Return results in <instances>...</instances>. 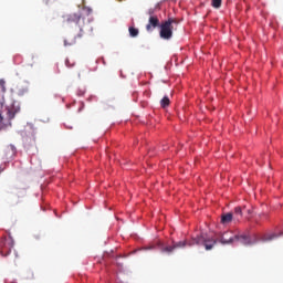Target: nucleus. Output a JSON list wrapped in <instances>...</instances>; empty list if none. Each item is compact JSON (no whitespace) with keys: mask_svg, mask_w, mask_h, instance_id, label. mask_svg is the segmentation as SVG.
Here are the masks:
<instances>
[{"mask_svg":"<svg viewBox=\"0 0 283 283\" xmlns=\"http://www.w3.org/2000/svg\"><path fill=\"white\" fill-rule=\"evenodd\" d=\"M280 235H283V232H281Z\"/></svg>","mask_w":283,"mask_h":283,"instance_id":"f3484780","label":"nucleus"},{"mask_svg":"<svg viewBox=\"0 0 283 283\" xmlns=\"http://www.w3.org/2000/svg\"><path fill=\"white\" fill-rule=\"evenodd\" d=\"M234 244H249V235L247 233L235 234Z\"/></svg>","mask_w":283,"mask_h":283,"instance_id":"423d86ee","label":"nucleus"},{"mask_svg":"<svg viewBox=\"0 0 283 283\" xmlns=\"http://www.w3.org/2000/svg\"><path fill=\"white\" fill-rule=\"evenodd\" d=\"M64 23H67V25L75 23V25L78 28L80 32L76 35H70L64 40L65 48L76 45L78 43L80 39H83V28L85 27V18H83V14L81 12L77 13H70L63 17Z\"/></svg>","mask_w":283,"mask_h":283,"instance_id":"f03ea898","label":"nucleus"},{"mask_svg":"<svg viewBox=\"0 0 283 283\" xmlns=\"http://www.w3.org/2000/svg\"><path fill=\"white\" fill-rule=\"evenodd\" d=\"M240 218H242V208L237 207L234 209V220H240Z\"/></svg>","mask_w":283,"mask_h":283,"instance_id":"f8f14e48","label":"nucleus"},{"mask_svg":"<svg viewBox=\"0 0 283 283\" xmlns=\"http://www.w3.org/2000/svg\"><path fill=\"white\" fill-rule=\"evenodd\" d=\"M128 32H129V36L136 38L139 34L138 29L134 28V27H129L128 28Z\"/></svg>","mask_w":283,"mask_h":283,"instance_id":"9b49d317","label":"nucleus"},{"mask_svg":"<svg viewBox=\"0 0 283 283\" xmlns=\"http://www.w3.org/2000/svg\"><path fill=\"white\" fill-rule=\"evenodd\" d=\"M156 28H160V20L158 19V15H151L146 24V30L147 32H154Z\"/></svg>","mask_w":283,"mask_h":283,"instance_id":"20e7f679","label":"nucleus"},{"mask_svg":"<svg viewBox=\"0 0 283 283\" xmlns=\"http://www.w3.org/2000/svg\"><path fill=\"white\" fill-rule=\"evenodd\" d=\"M275 238H280L277 233H265L262 238L263 242H271V240H275Z\"/></svg>","mask_w":283,"mask_h":283,"instance_id":"1a4fd4ad","label":"nucleus"},{"mask_svg":"<svg viewBox=\"0 0 283 283\" xmlns=\"http://www.w3.org/2000/svg\"><path fill=\"white\" fill-rule=\"evenodd\" d=\"M174 23L178 25V20L169 18L167 21L160 24L159 36L169 41L174 36Z\"/></svg>","mask_w":283,"mask_h":283,"instance_id":"7ed1b4c3","label":"nucleus"},{"mask_svg":"<svg viewBox=\"0 0 283 283\" xmlns=\"http://www.w3.org/2000/svg\"><path fill=\"white\" fill-rule=\"evenodd\" d=\"M233 222V213L228 212L221 214V224H231Z\"/></svg>","mask_w":283,"mask_h":283,"instance_id":"6e6552de","label":"nucleus"},{"mask_svg":"<svg viewBox=\"0 0 283 283\" xmlns=\"http://www.w3.org/2000/svg\"><path fill=\"white\" fill-rule=\"evenodd\" d=\"M3 125V115L0 114V126Z\"/></svg>","mask_w":283,"mask_h":283,"instance_id":"dca6fc26","label":"nucleus"},{"mask_svg":"<svg viewBox=\"0 0 283 283\" xmlns=\"http://www.w3.org/2000/svg\"><path fill=\"white\" fill-rule=\"evenodd\" d=\"M219 242H221V244H235V235L233 232H224Z\"/></svg>","mask_w":283,"mask_h":283,"instance_id":"39448f33","label":"nucleus"},{"mask_svg":"<svg viewBox=\"0 0 283 283\" xmlns=\"http://www.w3.org/2000/svg\"><path fill=\"white\" fill-rule=\"evenodd\" d=\"M216 240L213 239H207L205 235H199L191 241H172V245H161L160 251L161 253H174L176 249H185V247H193L195 244L199 247H205L206 251H211L213 249V245L216 244Z\"/></svg>","mask_w":283,"mask_h":283,"instance_id":"f257e3e1","label":"nucleus"},{"mask_svg":"<svg viewBox=\"0 0 283 283\" xmlns=\"http://www.w3.org/2000/svg\"><path fill=\"white\" fill-rule=\"evenodd\" d=\"M1 171H2V170H1V168H0V174H1Z\"/></svg>","mask_w":283,"mask_h":283,"instance_id":"a211bd4d","label":"nucleus"},{"mask_svg":"<svg viewBox=\"0 0 283 283\" xmlns=\"http://www.w3.org/2000/svg\"><path fill=\"white\" fill-rule=\"evenodd\" d=\"M171 101H169L168 96H164V98L160 101L161 107L165 109V107H169Z\"/></svg>","mask_w":283,"mask_h":283,"instance_id":"9d476101","label":"nucleus"},{"mask_svg":"<svg viewBox=\"0 0 283 283\" xmlns=\"http://www.w3.org/2000/svg\"><path fill=\"white\" fill-rule=\"evenodd\" d=\"M119 2L123 1V0H118Z\"/></svg>","mask_w":283,"mask_h":283,"instance_id":"6ab92c4d","label":"nucleus"},{"mask_svg":"<svg viewBox=\"0 0 283 283\" xmlns=\"http://www.w3.org/2000/svg\"><path fill=\"white\" fill-rule=\"evenodd\" d=\"M148 15H149V17H155V15H154V9H149V10H148Z\"/></svg>","mask_w":283,"mask_h":283,"instance_id":"2eb2a0df","label":"nucleus"},{"mask_svg":"<svg viewBox=\"0 0 283 283\" xmlns=\"http://www.w3.org/2000/svg\"><path fill=\"white\" fill-rule=\"evenodd\" d=\"M222 7V0H212V8H221Z\"/></svg>","mask_w":283,"mask_h":283,"instance_id":"4468645a","label":"nucleus"},{"mask_svg":"<svg viewBox=\"0 0 283 283\" xmlns=\"http://www.w3.org/2000/svg\"><path fill=\"white\" fill-rule=\"evenodd\" d=\"M17 114H19V108H17L14 106H8L7 107V118H8V120H12L14 118V116H17Z\"/></svg>","mask_w":283,"mask_h":283,"instance_id":"0eeeda50","label":"nucleus"},{"mask_svg":"<svg viewBox=\"0 0 283 283\" xmlns=\"http://www.w3.org/2000/svg\"><path fill=\"white\" fill-rule=\"evenodd\" d=\"M0 94L3 96L6 94V81L0 80Z\"/></svg>","mask_w":283,"mask_h":283,"instance_id":"ddd939ff","label":"nucleus"}]
</instances>
